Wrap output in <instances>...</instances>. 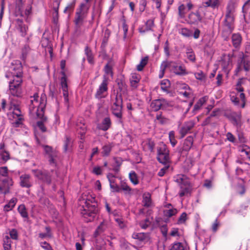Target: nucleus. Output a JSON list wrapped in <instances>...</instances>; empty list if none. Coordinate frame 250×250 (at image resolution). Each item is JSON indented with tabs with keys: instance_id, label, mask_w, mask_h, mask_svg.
Here are the masks:
<instances>
[{
	"instance_id": "nucleus-21",
	"label": "nucleus",
	"mask_w": 250,
	"mask_h": 250,
	"mask_svg": "<svg viewBox=\"0 0 250 250\" xmlns=\"http://www.w3.org/2000/svg\"><path fill=\"white\" fill-rule=\"evenodd\" d=\"M155 145L154 142L150 138H147L142 143V147L145 151L153 152Z\"/></svg>"
},
{
	"instance_id": "nucleus-8",
	"label": "nucleus",
	"mask_w": 250,
	"mask_h": 250,
	"mask_svg": "<svg viewBox=\"0 0 250 250\" xmlns=\"http://www.w3.org/2000/svg\"><path fill=\"white\" fill-rule=\"evenodd\" d=\"M158 161L165 165L169 162V151L167 146L163 142L159 144L157 147Z\"/></svg>"
},
{
	"instance_id": "nucleus-26",
	"label": "nucleus",
	"mask_w": 250,
	"mask_h": 250,
	"mask_svg": "<svg viewBox=\"0 0 250 250\" xmlns=\"http://www.w3.org/2000/svg\"><path fill=\"white\" fill-rule=\"evenodd\" d=\"M132 238L135 239H137L140 242H144L148 240V234L144 232H134L132 234Z\"/></svg>"
},
{
	"instance_id": "nucleus-52",
	"label": "nucleus",
	"mask_w": 250,
	"mask_h": 250,
	"mask_svg": "<svg viewBox=\"0 0 250 250\" xmlns=\"http://www.w3.org/2000/svg\"><path fill=\"white\" fill-rule=\"evenodd\" d=\"M179 33L185 37H190L192 35V31L187 28H181Z\"/></svg>"
},
{
	"instance_id": "nucleus-57",
	"label": "nucleus",
	"mask_w": 250,
	"mask_h": 250,
	"mask_svg": "<svg viewBox=\"0 0 250 250\" xmlns=\"http://www.w3.org/2000/svg\"><path fill=\"white\" fill-rule=\"evenodd\" d=\"M9 235L10 238L17 240L18 239L19 234L18 231L15 229H13L9 231Z\"/></svg>"
},
{
	"instance_id": "nucleus-32",
	"label": "nucleus",
	"mask_w": 250,
	"mask_h": 250,
	"mask_svg": "<svg viewBox=\"0 0 250 250\" xmlns=\"http://www.w3.org/2000/svg\"><path fill=\"white\" fill-rule=\"evenodd\" d=\"M219 4V0H203L202 5L205 7H210L215 8Z\"/></svg>"
},
{
	"instance_id": "nucleus-3",
	"label": "nucleus",
	"mask_w": 250,
	"mask_h": 250,
	"mask_svg": "<svg viewBox=\"0 0 250 250\" xmlns=\"http://www.w3.org/2000/svg\"><path fill=\"white\" fill-rule=\"evenodd\" d=\"M84 200L83 210L82 212L84 218L86 219V221L91 222L94 220L98 212L97 203L94 197H88Z\"/></svg>"
},
{
	"instance_id": "nucleus-19",
	"label": "nucleus",
	"mask_w": 250,
	"mask_h": 250,
	"mask_svg": "<svg viewBox=\"0 0 250 250\" xmlns=\"http://www.w3.org/2000/svg\"><path fill=\"white\" fill-rule=\"evenodd\" d=\"M188 22L191 24H197L202 20V17L199 11L191 12L188 16Z\"/></svg>"
},
{
	"instance_id": "nucleus-23",
	"label": "nucleus",
	"mask_w": 250,
	"mask_h": 250,
	"mask_svg": "<svg viewBox=\"0 0 250 250\" xmlns=\"http://www.w3.org/2000/svg\"><path fill=\"white\" fill-rule=\"evenodd\" d=\"M109 182L110 188L112 192H119V186L116 184L115 176L111 173L107 175Z\"/></svg>"
},
{
	"instance_id": "nucleus-39",
	"label": "nucleus",
	"mask_w": 250,
	"mask_h": 250,
	"mask_svg": "<svg viewBox=\"0 0 250 250\" xmlns=\"http://www.w3.org/2000/svg\"><path fill=\"white\" fill-rule=\"evenodd\" d=\"M17 202V199L15 198H12L9 203L5 205L4 207V210L5 211H9L12 210L16 205Z\"/></svg>"
},
{
	"instance_id": "nucleus-36",
	"label": "nucleus",
	"mask_w": 250,
	"mask_h": 250,
	"mask_svg": "<svg viewBox=\"0 0 250 250\" xmlns=\"http://www.w3.org/2000/svg\"><path fill=\"white\" fill-rule=\"evenodd\" d=\"M84 53L87 57V60L88 62L93 64L94 63L93 55L91 49L88 46L85 47Z\"/></svg>"
},
{
	"instance_id": "nucleus-62",
	"label": "nucleus",
	"mask_w": 250,
	"mask_h": 250,
	"mask_svg": "<svg viewBox=\"0 0 250 250\" xmlns=\"http://www.w3.org/2000/svg\"><path fill=\"white\" fill-rule=\"evenodd\" d=\"M187 219V214L186 212H183L177 221V224H181L184 223Z\"/></svg>"
},
{
	"instance_id": "nucleus-10",
	"label": "nucleus",
	"mask_w": 250,
	"mask_h": 250,
	"mask_svg": "<svg viewBox=\"0 0 250 250\" xmlns=\"http://www.w3.org/2000/svg\"><path fill=\"white\" fill-rule=\"evenodd\" d=\"M89 10L78 7L75 15L74 23L77 29L80 28L85 23Z\"/></svg>"
},
{
	"instance_id": "nucleus-43",
	"label": "nucleus",
	"mask_w": 250,
	"mask_h": 250,
	"mask_svg": "<svg viewBox=\"0 0 250 250\" xmlns=\"http://www.w3.org/2000/svg\"><path fill=\"white\" fill-rule=\"evenodd\" d=\"M62 0H53L50 5V7L55 11L56 16H58L59 14V9Z\"/></svg>"
},
{
	"instance_id": "nucleus-53",
	"label": "nucleus",
	"mask_w": 250,
	"mask_h": 250,
	"mask_svg": "<svg viewBox=\"0 0 250 250\" xmlns=\"http://www.w3.org/2000/svg\"><path fill=\"white\" fill-rule=\"evenodd\" d=\"M129 178L130 181L134 185L138 184L139 181L138 180L137 176L134 171H131L129 173Z\"/></svg>"
},
{
	"instance_id": "nucleus-9",
	"label": "nucleus",
	"mask_w": 250,
	"mask_h": 250,
	"mask_svg": "<svg viewBox=\"0 0 250 250\" xmlns=\"http://www.w3.org/2000/svg\"><path fill=\"white\" fill-rule=\"evenodd\" d=\"M66 62L65 60H62L60 63V66L62 70L61 74L62 77L61 78V85L62 90L64 102L68 104L69 102L68 85L67 83V77L64 72Z\"/></svg>"
},
{
	"instance_id": "nucleus-49",
	"label": "nucleus",
	"mask_w": 250,
	"mask_h": 250,
	"mask_svg": "<svg viewBox=\"0 0 250 250\" xmlns=\"http://www.w3.org/2000/svg\"><path fill=\"white\" fill-rule=\"evenodd\" d=\"M91 1L92 0H83V1L80 3L78 7L89 10Z\"/></svg>"
},
{
	"instance_id": "nucleus-41",
	"label": "nucleus",
	"mask_w": 250,
	"mask_h": 250,
	"mask_svg": "<svg viewBox=\"0 0 250 250\" xmlns=\"http://www.w3.org/2000/svg\"><path fill=\"white\" fill-rule=\"evenodd\" d=\"M76 0H73L71 2L68 3L63 10L64 13H71L75 7Z\"/></svg>"
},
{
	"instance_id": "nucleus-35",
	"label": "nucleus",
	"mask_w": 250,
	"mask_h": 250,
	"mask_svg": "<svg viewBox=\"0 0 250 250\" xmlns=\"http://www.w3.org/2000/svg\"><path fill=\"white\" fill-rule=\"evenodd\" d=\"M208 100V96L203 97L199 99L197 102L195 104L193 110L197 111L201 108V107Z\"/></svg>"
},
{
	"instance_id": "nucleus-27",
	"label": "nucleus",
	"mask_w": 250,
	"mask_h": 250,
	"mask_svg": "<svg viewBox=\"0 0 250 250\" xmlns=\"http://www.w3.org/2000/svg\"><path fill=\"white\" fill-rule=\"evenodd\" d=\"M231 41L233 46L236 48H238L241 43L242 37L240 34L238 33H234L232 35Z\"/></svg>"
},
{
	"instance_id": "nucleus-60",
	"label": "nucleus",
	"mask_w": 250,
	"mask_h": 250,
	"mask_svg": "<svg viewBox=\"0 0 250 250\" xmlns=\"http://www.w3.org/2000/svg\"><path fill=\"white\" fill-rule=\"evenodd\" d=\"M104 71L106 75H110L111 77L113 75L112 66L107 63L104 67Z\"/></svg>"
},
{
	"instance_id": "nucleus-46",
	"label": "nucleus",
	"mask_w": 250,
	"mask_h": 250,
	"mask_svg": "<svg viewBox=\"0 0 250 250\" xmlns=\"http://www.w3.org/2000/svg\"><path fill=\"white\" fill-rule=\"evenodd\" d=\"M48 158V161L49 164L50 165H56V158L58 156V153L56 151L53 152V153L47 155Z\"/></svg>"
},
{
	"instance_id": "nucleus-17",
	"label": "nucleus",
	"mask_w": 250,
	"mask_h": 250,
	"mask_svg": "<svg viewBox=\"0 0 250 250\" xmlns=\"http://www.w3.org/2000/svg\"><path fill=\"white\" fill-rule=\"evenodd\" d=\"M10 93L14 96L20 97L21 94V85L10 82L9 83Z\"/></svg>"
},
{
	"instance_id": "nucleus-34",
	"label": "nucleus",
	"mask_w": 250,
	"mask_h": 250,
	"mask_svg": "<svg viewBox=\"0 0 250 250\" xmlns=\"http://www.w3.org/2000/svg\"><path fill=\"white\" fill-rule=\"evenodd\" d=\"M150 107L154 111H158L162 109L161 99L153 100L150 104Z\"/></svg>"
},
{
	"instance_id": "nucleus-2",
	"label": "nucleus",
	"mask_w": 250,
	"mask_h": 250,
	"mask_svg": "<svg viewBox=\"0 0 250 250\" xmlns=\"http://www.w3.org/2000/svg\"><path fill=\"white\" fill-rule=\"evenodd\" d=\"M39 94L35 93L33 96H30L31 99L29 104V108L30 111H33L37 107V115L38 117H43V114L44 112V109L47 103V98L45 94L42 93L40 97V100L39 102Z\"/></svg>"
},
{
	"instance_id": "nucleus-5",
	"label": "nucleus",
	"mask_w": 250,
	"mask_h": 250,
	"mask_svg": "<svg viewBox=\"0 0 250 250\" xmlns=\"http://www.w3.org/2000/svg\"><path fill=\"white\" fill-rule=\"evenodd\" d=\"M8 168L6 167H0V193L6 194L9 192L13 182L8 176Z\"/></svg>"
},
{
	"instance_id": "nucleus-6",
	"label": "nucleus",
	"mask_w": 250,
	"mask_h": 250,
	"mask_svg": "<svg viewBox=\"0 0 250 250\" xmlns=\"http://www.w3.org/2000/svg\"><path fill=\"white\" fill-rule=\"evenodd\" d=\"M111 110L114 115L117 118H122L123 98L121 94L114 93L111 95Z\"/></svg>"
},
{
	"instance_id": "nucleus-45",
	"label": "nucleus",
	"mask_w": 250,
	"mask_h": 250,
	"mask_svg": "<svg viewBox=\"0 0 250 250\" xmlns=\"http://www.w3.org/2000/svg\"><path fill=\"white\" fill-rule=\"evenodd\" d=\"M39 118L42 119V120L37 122V125L42 132H44L46 131V128L43 123L47 120V118L44 116V114H43V117Z\"/></svg>"
},
{
	"instance_id": "nucleus-4",
	"label": "nucleus",
	"mask_w": 250,
	"mask_h": 250,
	"mask_svg": "<svg viewBox=\"0 0 250 250\" xmlns=\"http://www.w3.org/2000/svg\"><path fill=\"white\" fill-rule=\"evenodd\" d=\"M167 67H168L171 71L176 75L185 76L188 74L184 65H178L177 63L175 62H163L160 66V72L159 76L160 78L163 77Z\"/></svg>"
},
{
	"instance_id": "nucleus-24",
	"label": "nucleus",
	"mask_w": 250,
	"mask_h": 250,
	"mask_svg": "<svg viewBox=\"0 0 250 250\" xmlns=\"http://www.w3.org/2000/svg\"><path fill=\"white\" fill-rule=\"evenodd\" d=\"M154 26V21L153 19H149L145 23V26L140 27L139 31L141 33H144L148 31L151 30Z\"/></svg>"
},
{
	"instance_id": "nucleus-31",
	"label": "nucleus",
	"mask_w": 250,
	"mask_h": 250,
	"mask_svg": "<svg viewBox=\"0 0 250 250\" xmlns=\"http://www.w3.org/2000/svg\"><path fill=\"white\" fill-rule=\"evenodd\" d=\"M72 146V142L70 137L66 135L63 143V149L64 152L71 151Z\"/></svg>"
},
{
	"instance_id": "nucleus-48",
	"label": "nucleus",
	"mask_w": 250,
	"mask_h": 250,
	"mask_svg": "<svg viewBox=\"0 0 250 250\" xmlns=\"http://www.w3.org/2000/svg\"><path fill=\"white\" fill-rule=\"evenodd\" d=\"M48 158V161L49 164L50 165H56V158L58 156V153L56 151L53 152V153L47 155Z\"/></svg>"
},
{
	"instance_id": "nucleus-54",
	"label": "nucleus",
	"mask_w": 250,
	"mask_h": 250,
	"mask_svg": "<svg viewBox=\"0 0 250 250\" xmlns=\"http://www.w3.org/2000/svg\"><path fill=\"white\" fill-rule=\"evenodd\" d=\"M178 212L177 209L172 208L168 210H164V215L167 217H171L173 215H176Z\"/></svg>"
},
{
	"instance_id": "nucleus-61",
	"label": "nucleus",
	"mask_w": 250,
	"mask_h": 250,
	"mask_svg": "<svg viewBox=\"0 0 250 250\" xmlns=\"http://www.w3.org/2000/svg\"><path fill=\"white\" fill-rule=\"evenodd\" d=\"M105 229L104 225L103 223H101V224L98 226L97 229L95 231L94 235L95 237L98 236L101 233L104 231Z\"/></svg>"
},
{
	"instance_id": "nucleus-20",
	"label": "nucleus",
	"mask_w": 250,
	"mask_h": 250,
	"mask_svg": "<svg viewBox=\"0 0 250 250\" xmlns=\"http://www.w3.org/2000/svg\"><path fill=\"white\" fill-rule=\"evenodd\" d=\"M193 7V4L190 1L188 3L187 6L184 4H180L178 8V15L179 17L181 18H184L185 17L187 11L191 10Z\"/></svg>"
},
{
	"instance_id": "nucleus-33",
	"label": "nucleus",
	"mask_w": 250,
	"mask_h": 250,
	"mask_svg": "<svg viewBox=\"0 0 250 250\" xmlns=\"http://www.w3.org/2000/svg\"><path fill=\"white\" fill-rule=\"evenodd\" d=\"M31 51V48L28 44H25L21 49V59L24 62L25 61L28 55Z\"/></svg>"
},
{
	"instance_id": "nucleus-50",
	"label": "nucleus",
	"mask_w": 250,
	"mask_h": 250,
	"mask_svg": "<svg viewBox=\"0 0 250 250\" xmlns=\"http://www.w3.org/2000/svg\"><path fill=\"white\" fill-rule=\"evenodd\" d=\"M156 119L161 125L166 124L168 122V119L162 115V112L158 113L156 116Z\"/></svg>"
},
{
	"instance_id": "nucleus-13",
	"label": "nucleus",
	"mask_w": 250,
	"mask_h": 250,
	"mask_svg": "<svg viewBox=\"0 0 250 250\" xmlns=\"http://www.w3.org/2000/svg\"><path fill=\"white\" fill-rule=\"evenodd\" d=\"M250 68V62L246 58L243 53L239 55L237 61V67L235 69L236 73H238L244 69L245 71H249Z\"/></svg>"
},
{
	"instance_id": "nucleus-42",
	"label": "nucleus",
	"mask_w": 250,
	"mask_h": 250,
	"mask_svg": "<svg viewBox=\"0 0 250 250\" xmlns=\"http://www.w3.org/2000/svg\"><path fill=\"white\" fill-rule=\"evenodd\" d=\"M18 211L22 217L24 218H27L28 217V214L24 204H21L18 207Z\"/></svg>"
},
{
	"instance_id": "nucleus-28",
	"label": "nucleus",
	"mask_w": 250,
	"mask_h": 250,
	"mask_svg": "<svg viewBox=\"0 0 250 250\" xmlns=\"http://www.w3.org/2000/svg\"><path fill=\"white\" fill-rule=\"evenodd\" d=\"M119 186V192L123 191L125 194L130 195L131 194L132 189L126 182L121 181Z\"/></svg>"
},
{
	"instance_id": "nucleus-25",
	"label": "nucleus",
	"mask_w": 250,
	"mask_h": 250,
	"mask_svg": "<svg viewBox=\"0 0 250 250\" xmlns=\"http://www.w3.org/2000/svg\"><path fill=\"white\" fill-rule=\"evenodd\" d=\"M111 125V121L109 117H105L102 121V123L98 125V128L103 130H107Z\"/></svg>"
},
{
	"instance_id": "nucleus-22",
	"label": "nucleus",
	"mask_w": 250,
	"mask_h": 250,
	"mask_svg": "<svg viewBox=\"0 0 250 250\" xmlns=\"http://www.w3.org/2000/svg\"><path fill=\"white\" fill-rule=\"evenodd\" d=\"M141 76L140 74L136 73H133L131 74V76L129 79L130 86L132 89L137 88L139 86V83L141 80Z\"/></svg>"
},
{
	"instance_id": "nucleus-44",
	"label": "nucleus",
	"mask_w": 250,
	"mask_h": 250,
	"mask_svg": "<svg viewBox=\"0 0 250 250\" xmlns=\"http://www.w3.org/2000/svg\"><path fill=\"white\" fill-rule=\"evenodd\" d=\"M76 129L78 133L80 134L81 136H83L86 133V126L83 123L81 122L77 123L76 125Z\"/></svg>"
},
{
	"instance_id": "nucleus-47",
	"label": "nucleus",
	"mask_w": 250,
	"mask_h": 250,
	"mask_svg": "<svg viewBox=\"0 0 250 250\" xmlns=\"http://www.w3.org/2000/svg\"><path fill=\"white\" fill-rule=\"evenodd\" d=\"M48 158V161L49 164L50 165H56V158L58 156V153L56 151L53 152V153L47 155Z\"/></svg>"
},
{
	"instance_id": "nucleus-16",
	"label": "nucleus",
	"mask_w": 250,
	"mask_h": 250,
	"mask_svg": "<svg viewBox=\"0 0 250 250\" xmlns=\"http://www.w3.org/2000/svg\"><path fill=\"white\" fill-rule=\"evenodd\" d=\"M18 71L14 72L13 75V79L10 81V82H13V83L21 84L22 83V70L21 63H20V66L17 69Z\"/></svg>"
},
{
	"instance_id": "nucleus-30",
	"label": "nucleus",
	"mask_w": 250,
	"mask_h": 250,
	"mask_svg": "<svg viewBox=\"0 0 250 250\" xmlns=\"http://www.w3.org/2000/svg\"><path fill=\"white\" fill-rule=\"evenodd\" d=\"M113 147L112 144L108 143L104 145L102 148L101 154L103 157H107L109 156L110 152Z\"/></svg>"
},
{
	"instance_id": "nucleus-55",
	"label": "nucleus",
	"mask_w": 250,
	"mask_h": 250,
	"mask_svg": "<svg viewBox=\"0 0 250 250\" xmlns=\"http://www.w3.org/2000/svg\"><path fill=\"white\" fill-rule=\"evenodd\" d=\"M169 140L172 146L174 147L177 144V142L175 138V132L174 131H170L168 134Z\"/></svg>"
},
{
	"instance_id": "nucleus-14",
	"label": "nucleus",
	"mask_w": 250,
	"mask_h": 250,
	"mask_svg": "<svg viewBox=\"0 0 250 250\" xmlns=\"http://www.w3.org/2000/svg\"><path fill=\"white\" fill-rule=\"evenodd\" d=\"M226 117L233 125L236 127L241 126L242 116L240 112H233L226 115Z\"/></svg>"
},
{
	"instance_id": "nucleus-40",
	"label": "nucleus",
	"mask_w": 250,
	"mask_h": 250,
	"mask_svg": "<svg viewBox=\"0 0 250 250\" xmlns=\"http://www.w3.org/2000/svg\"><path fill=\"white\" fill-rule=\"evenodd\" d=\"M3 247L4 250H11V243L10 238L8 236H5L3 238Z\"/></svg>"
},
{
	"instance_id": "nucleus-29",
	"label": "nucleus",
	"mask_w": 250,
	"mask_h": 250,
	"mask_svg": "<svg viewBox=\"0 0 250 250\" xmlns=\"http://www.w3.org/2000/svg\"><path fill=\"white\" fill-rule=\"evenodd\" d=\"M193 142V138L192 136H188L184 141L182 150L183 151H188L191 147Z\"/></svg>"
},
{
	"instance_id": "nucleus-37",
	"label": "nucleus",
	"mask_w": 250,
	"mask_h": 250,
	"mask_svg": "<svg viewBox=\"0 0 250 250\" xmlns=\"http://www.w3.org/2000/svg\"><path fill=\"white\" fill-rule=\"evenodd\" d=\"M170 86V81L167 79H164L161 82V89L164 92L168 93Z\"/></svg>"
},
{
	"instance_id": "nucleus-11",
	"label": "nucleus",
	"mask_w": 250,
	"mask_h": 250,
	"mask_svg": "<svg viewBox=\"0 0 250 250\" xmlns=\"http://www.w3.org/2000/svg\"><path fill=\"white\" fill-rule=\"evenodd\" d=\"M108 78L105 75H104L102 82L99 85L95 94V97L96 99H101L106 96L108 89Z\"/></svg>"
},
{
	"instance_id": "nucleus-56",
	"label": "nucleus",
	"mask_w": 250,
	"mask_h": 250,
	"mask_svg": "<svg viewBox=\"0 0 250 250\" xmlns=\"http://www.w3.org/2000/svg\"><path fill=\"white\" fill-rule=\"evenodd\" d=\"M143 203L144 207H149L151 206V200L149 194H148L147 196L144 197Z\"/></svg>"
},
{
	"instance_id": "nucleus-64",
	"label": "nucleus",
	"mask_w": 250,
	"mask_h": 250,
	"mask_svg": "<svg viewBox=\"0 0 250 250\" xmlns=\"http://www.w3.org/2000/svg\"><path fill=\"white\" fill-rule=\"evenodd\" d=\"M170 250H184V248L181 243H176L172 246Z\"/></svg>"
},
{
	"instance_id": "nucleus-51",
	"label": "nucleus",
	"mask_w": 250,
	"mask_h": 250,
	"mask_svg": "<svg viewBox=\"0 0 250 250\" xmlns=\"http://www.w3.org/2000/svg\"><path fill=\"white\" fill-rule=\"evenodd\" d=\"M162 104V109H166L169 107L173 106V103L170 101H168L165 99H161Z\"/></svg>"
},
{
	"instance_id": "nucleus-59",
	"label": "nucleus",
	"mask_w": 250,
	"mask_h": 250,
	"mask_svg": "<svg viewBox=\"0 0 250 250\" xmlns=\"http://www.w3.org/2000/svg\"><path fill=\"white\" fill-rule=\"evenodd\" d=\"M151 224V222L149 219L146 218L144 221H142L140 223V226L143 229H147Z\"/></svg>"
},
{
	"instance_id": "nucleus-7",
	"label": "nucleus",
	"mask_w": 250,
	"mask_h": 250,
	"mask_svg": "<svg viewBox=\"0 0 250 250\" xmlns=\"http://www.w3.org/2000/svg\"><path fill=\"white\" fill-rule=\"evenodd\" d=\"M175 182L180 186L179 196L183 197L189 193L191 189L190 181L185 175H178L175 177Z\"/></svg>"
},
{
	"instance_id": "nucleus-18",
	"label": "nucleus",
	"mask_w": 250,
	"mask_h": 250,
	"mask_svg": "<svg viewBox=\"0 0 250 250\" xmlns=\"http://www.w3.org/2000/svg\"><path fill=\"white\" fill-rule=\"evenodd\" d=\"M195 125L193 121H189L184 123L180 130L181 138H183L194 127Z\"/></svg>"
},
{
	"instance_id": "nucleus-38",
	"label": "nucleus",
	"mask_w": 250,
	"mask_h": 250,
	"mask_svg": "<svg viewBox=\"0 0 250 250\" xmlns=\"http://www.w3.org/2000/svg\"><path fill=\"white\" fill-rule=\"evenodd\" d=\"M148 60H149V57L147 56H145V57L141 59L139 64H138L137 65L136 68H137V70L139 71H142L144 69L145 66L147 64Z\"/></svg>"
},
{
	"instance_id": "nucleus-63",
	"label": "nucleus",
	"mask_w": 250,
	"mask_h": 250,
	"mask_svg": "<svg viewBox=\"0 0 250 250\" xmlns=\"http://www.w3.org/2000/svg\"><path fill=\"white\" fill-rule=\"evenodd\" d=\"M160 229L163 236L164 237H167L168 231L167 225L165 224L161 226L160 227Z\"/></svg>"
},
{
	"instance_id": "nucleus-15",
	"label": "nucleus",
	"mask_w": 250,
	"mask_h": 250,
	"mask_svg": "<svg viewBox=\"0 0 250 250\" xmlns=\"http://www.w3.org/2000/svg\"><path fill=\"white\" fill-rule=\"evenodd\" d=\"M20 185L22 188H30L33 183L30 175L24 174L20 177Z\"/></svg>"
},
{
	"instance_id": "nucleus-12",
	"label": "nucleus",
	"mask_w": 250,
	"mask_h": 250,
	"mask_svg": "<svg viewBox=\"0 0 250 250\" xmlns=\"http://www.w3.org/2000/svg\"><path fill=\"white\" fill-rule=\"evenodd\" d=\"M32 172L34 176L39 180L48 185L51 184L52 181L51 176L49 172L46 170L37 169H32Z\"/></svg>"
},
{
	"instance_id": "nucleus-58",
	"label": "nucleus",
	"mask_w": 250,
	"mask_h": 250,
	"mask_svg": "<svg viewBox=\"0 0 250 250\" xmlns=\"http://www.w3.org/2000/svg\"><path fill=\"white\" fill-rule=\"evenodd\" d=\"M0 156L1 159L5 162L10 159L9 153L6 150H2L1 152H0Z\"/></svg>"
},
{
	"instance_id": "nucleus-1",
	"label": "nucleus",
	"mask_w": 250,
	"mask_h": 250,
	"mask_svg": "<svg viewBox=\"0 0 250 250\" xmlns=\"http://www.w3.org/2000/svg\"><path fill=\"white\" fill-rule=\"evenodd\" d=\"M234 12L235 8L233 4H228L226 8L225 18L223 22L222 37L225 41L229 39V37L234 28Z\"/></svg>"
}]
</instances>
